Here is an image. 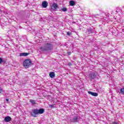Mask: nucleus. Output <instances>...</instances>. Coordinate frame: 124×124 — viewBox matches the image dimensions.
<instances>
[{
    "instance_id": "nucleus-1",
    "label": "nucleus",
    "mask_w": 124,
    "mask_h": 124,
    "mask_svg": "<svg viewBox=\"0 0 124 124\" xmlns=\"http://www.w3.org/2000/svg\"><path fill=\"white\" fill-rule=\"evenodd\" d=\"M41 51H51L53 50V45L50 43H46L43 46L40 47Z\"/></svg>"
},
{
    "instance_id": "nucleus-2",
    "label": "nucleus",
    "mask_w": 124,
    "mask_h": 124,
    "mask_svg": "<svg viewBox=\"0 0 124 124\" xmlns=\"http://www.w3.org/2000/svg\"><path fill=\"white\" fill-rule=\"evenodd\" d=\"M44 113V108H40L39 109H34L32 111L31 113V115L32 117H36L35 115H38L39 114H43Z\"/></svg>"
},
{
    "instance_id": "nucleus-3",
    "label": "nucleus",
    "mask_w": 124,
    "mask_h": 124,
    "mask_svg": "<svg viewBox=\"0 0 124 124\" xmlns=\"http://www.w3.org/2000/svg\"><path fill=\"white\" fill-rule=\"evenodd\" d=\"M31 61L30 59H26L24 61L23 64L25 68H29L31 65Z\"/></svg>"
},
{
    "instance_id": "nucleus-4",
    "label": "nucleus",
    "mask_w": 124,
    "mask_h": 124,
    "mask_svg": "<svg viewBox=\"0 0 124 124\" xmlns=\"http://www.w3.org/2000/svg\"><path fill=\"white\" fill-rule=\"evenodd\" d=\"M89 77L90 79H94L96 77V75H95V72L92 73L90 75H89Z\"/></svg>"
},
{
    "instance_id": "nucleus-5",
    "label": "nucleus",
    "mask_w": 124,
    "mask_h": 124,
    "mask_svg": "<svg viewBox=\"0 0 124 124\" xmlns=\"http://www.w3.org/2000/svg\"><path fill=\"white\" fill-rule=\"evenodd\" d=\"M87 33L90 34L91 33H93L94 32V29H93L91 28L87 29V31L86 32Z\"/></svg>"
},
{
    "instance_id": "nucleus-6",
    "label": "nucleus",
    "mask_w": 124,
    "mask_h": 124,
    "mask_svg": "<svg viewBox=\"0 0 124 124\" xmlns=\"http://www.w3.org/2000/svg\"><path fill=\"white\" fill-rule=\"evenodd\" d=\"M72 123H77L78 122V116H74L73 119H71Z\"/></svg>"
},
{
    "instance_id": "nucleus-7",
    "label": "nucleus",
    "mask_w": 124,
    "mask_h": 124,
    "mask_svg": "<svg viewBox=\"0 0 124 124\" xmlns=\"http://www.w3.org/2000/svg\"><path fill=\"white\" fill-rule=\"evenodd\" d=\"M11 120H12V119L10 116H6L4 119V121L6 123H9V122L11 121Z\"/></svg>"
},
{
    "instance_id": "nucleus-8",
    "label": "nucleus",
    "mask_w": 124,
    "mask_h": 124,
    "mask_svg": "<svg viewBox=\"0 0 124 124\" xmlns=\"http://www.w3.org/2000/svg\"><path fill=\"white\" fill-rule=\"evenodd\" d=\"M42 6L43 8H46L48 6V3L46 1H44L42 3Z\"/></svg>"
},
{
    "instance_id": "nucleus-9",
    "label": "nucleus",
    "mask_w": 124,
    "mask_h": 124,
    "mask_svg": "<svg viewBox=\"0 0 124 124\" xmlns=\"http://www.w3.org/2000/svg\"><path fill=\"white\" fill-rule=\"evenodd\" d=\"M88 93L89 94H91V95H93V96H97L98 95V94L97 93H94V92H92L91 91H89Z\"/></svg>"
},
{
    "instance_id": "nucleus-10",
    "label": "nucleus",
    "mask_w": 124,
    "mask_h": 124,
    "mask_svg": "<svg viewBox=\"0 0 124 124\" xmlns=\"http://www.w3.org/2000/svg\"><path fill=\"white\" fill-rule=\"evenodd\" d=\"M58 8V4L57 3H54L51 6V9H57Z\"/></svg>"
},
{
    "instance_id": "nucleus-11",
    "label": "nucleus",
    "mask_w": 124,
    "mask_h": 124,
    "mask_svg": "<svg viewBox=\"0 0 124 124\" xmlns=\"http://www.w3.org/2000/svg\"><path fill=\"white\" fill-rule=\"evenodd\" d=\"M29 53H20V56L21 57H26L27 56H28V55H29Z\"/></svg>"
},
{
    "instance_id": "nucleus-12",
    "label": "nucleus",
    "mask_w": 124,
    "mask_h": 124,
    "mask_svg": "<svg viewBox=\"0 0 124 124\" xmlns=\"http://www.w3.org/2000/svg\"><path fill=\"white\" fill-rule=\"evenodd\" d=\"M49 76H50V78H54V77H55V73L53 72H50L49 73Z\"/></svg>"
},
{
    "instance_id": "nucleus-13",
    "label": "nucleus",
    "mask_w": 124,
    "mask_h": 124,
    "mask_svg": "<svg viewBox=\"0 0 124 124\" xmlns=\"http://www.w3.org/2000/svg\"><path fill=\"white\" fill-rule=\"evenodd\" d=\"M69 3L71 6H74V5H75V1L74 0L70 1Z\"/></svg>"
},
{
    "instance_id": "nucleus-14",
    "label": "nucleus",
    "mask_w": 124,
    "mask_h": 124,
    "mask_svg": "<svg viewBox=\"0 0 124 124\" xmlns=\"http://www.w3.org/2000/svg\"><path fill=\"white\" fill-rule=\"evenodd\" d=\"M119 93H121V94H124V88H122L120 90Z\"/></svg>"
},
{
    "instance_id": "nucleus-15",
    "label": "nucleus",
    "mask_w": 124,
    "mask_h": 124,
    "mask_svg": "<svg viewBox=\"0 0 124 124\" xmlns=\"http://www.w3.org/2000/svg\"><path fill=\"white\" fill-rule=\"evenodd\" d=\"M61 11H63V12H66L67 11V8L64 7L61 9Z\"/></svg>"
},
{
    "instance_id": "nucleus-16",
    "label": "nucleus",
    "mask_w": 124,
    "mask_h": 124,
    "mask_svg": "<svg viewBox=\"0 0 124 124\" xmlns=\"http://www.w3.org/2000/svg\"><path fill=\"white\" fill-rule=\"evenodd\" d=\"M30 102H31V103L33 105L35 104V101L34 100H30Z\"/></svg>"
},
{
    "instance_id": "nucleus-17",
    "label": "nucleus",
    "mask_w": 124,
    "mask_h": 124,
    "mask_svg": "<svg viewBox=\"0 0 124 124\" xmlns=\"http://www.w3.org/2000/svg\"><path fill=\"white\" fill-rule=\"evenodd\" d=\"M3 62V60H2V58L0 57V63H2Z\"/></svg>"
},
{
    "instance_id": "nucleus-18",
    "label": "nucleus",
    "mask_w": 124,
    "mask_h": 124,
    "mask_svg": "<svg viewBox=\"0 0 124 124\" xmlns=\"http://www.w3.org/2000/svg\"><path fill=\"white\" fill-rule=\"evenodd\" d=\"M49 107H50L51 108H55V106L54 105H50L49 106Z\"/></svg>"
},
{
    "instance_id": "nucleus-19",
    "label": "nucleus",
    "mask_w": 124,
    "mask_h": 124,
    "mask_svg": "<svg viewBox=\"0 0 124 124\" xmlns=\"http://www.w3.org/2000/svg\"><path fill=\"white\" fill-rule=\"evenodd\" d=\"M67 34L70 36V35H71V33L70 32H67Z\"/></svg>"
},
{
    "instance_id": "nucleus-20",
    "label": "nucleus",
    "mask_w": 124,
    "mask_h": 124,
    "mask_svg": "<svg viewBox=\"0 0 124 124\" xmlns=\"http://www.w3.org/2000/svg\"><path fill=\"white\" fill-rule=\"evenodd\" d=\"M68 65H69V66H71V65H72V64L71 63H68Z\"/></svg>"
},
{
    "instance_id": "nucleus-21",
    "label": "nucleus",
    "mask_w": 124,
    "mask_h": 124,
    "mask_svg": "<svg viewBox=\"0 0 124 124\" xmlns=\"http://www.w3.org/2000/svg\"><path fill=\"white\" fill-rule=\"evenodd\" d=\"M67 54L69 56L70 55H71V52H68Z\"/></svg>"
},
{
    "instance_id": "nucleus-22",
    "label": "nucleus",
    "mask_w": 124,
    "mask_h": 124,
    "mask_svg": "<svg viewBox=\"0 0 124 124\" xmlns=\"http://www.w3.org/2000/svg\"><path fill=\"white\" fill-rule=\"evenodd\" d=\"M2 93V89L0 88V93Z\"/></svg>"
},
{
    "instance_id": "nucleus-23",
    "label": "nucleus",
    "mask_w": 124,
    "mask_h": 124,
    "mask_svg": "<svg viewBox=\"0 0 124 124\" xmlns=\"http://www.w3.org/2000/svg\"><path fill=\"white\" fill-rule=\"evenodd\" d=\"M6 101H9V100L8 98L6 99Z\"/></svg>"
}]
</instances>
